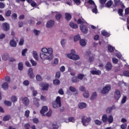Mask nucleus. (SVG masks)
I'll return each instance as SVG.
<instances>
[{"label": "nucleus", "instance_id": "f257e3e1", "mask_svg": "<svg viewBox=\"0 0 129 129\" xmlns=\"http://www.w3.org/2000/svg\"><path fill=\"white\" fill-rule=\"evenodd\" d=\"M42 52L40 53V57L43 64L47 65L48 63L46 62L47 61H51L53 59V49L51 48H43L41 49Z\"/></svg>", "mask_w": 129, "mask_h": 129}, {"label": "nucleus", "instance_id": "f03ea898", "mask_svg": "<svg viewBox=\"0 0 129 129\" xmlns=\"http://www.w3.org/2000/svg\"><path fill=\"white\" fill-rule=\"evenodd\" d=\"M52 107H53V108L61 107V97H60V96H57L55 101L52 102Z\"/></svg>", "mask_w": 129, "mask_h": 129}, {"label": "nucleus", "instance_id": "7ed1b4c3", "mask_svg": "<svg viewBox=\"0 0 129 129\" xmlns=\"http://www.w3.org/2000/svg\"><path fill=\"white\" fill-rule=\"evenodd\" d=\"M90 120H91V118H90V117H87L85 119V116H82V122L85 126L88 125V123H89V121H90Z\"/></svg>", "mask_w": 129, "mask_h": 129}, {"label": "nucleus", "instance_id": "20e7f679", "mask_svg": "<svg viewBox=\"0 0 129 129\" xmlns=\"http://www.w3.org/2000/svg\"><path fill=\"white\" fill-rule=\"evenodd\" d=\"M110 89H111L110 85H108L105 86L101 91L102 94H106V93H108Z\"/></svg>", "mask_w": 129, "mask_h": 129}, {"label": "nucleus", "instance_id": "39448f33", "mask_svg": "<svg viewBox=\"0 0 129 129\" xmlns=\"http://www.w3.org/2000/svg\"><path fill=\"white\" fill-rule=\"evenodd\" d=\"M40 86L42 87L41 90L43 91H48V90L49 89V84L41 83L40 84Z\"/></svg>", "mask_w": 129, "mask_h": 129}, {"label": "nucleus", "instance_id": "423d86ee", "mask_svg": "<svg viewBox=\"0 0 129 129\" xmlns=\"http://www.w3.org/2000/svg\"><path fill=\"white\" fill-rule=\"evenodd\" d=\"M80 29L81 32L84 34H87V33H88V28H87V26H86V25L81 24L80 26Z\"/></svg>", "mask_w": 129, "mask_h": 129}, {"label": "nucleus", "instance_id": "0eeeda50", "mask_svg": "<svg viewBox=\"0 0 129 129\" xmlns=\"http://www.w3.org/2000/svg\"><path fill=\"white\" fill-rule=\"evenodd\" d=\"M22 101V103L27 106V105H29L30 104V100H29V98L27 97H25L24 98L21 97L20 98Z\"/></svg>", "mask_w": 129, "mask_h": 129}, {"label": "nucleus", "instance_id": "6e6552de", "mask_svg": "<svg viewBox=\"0 0 129 129\" xmlns=\"http://www.w3.org/2000/svg\"><path fill=\"white\" fill-rule=\"evenodd\" d=\"M54 25H55V21L53 20H50L47 22L46 24V28H52V27H53V26H54Z\"/></svg>", "mask_w": 129, "mask_h": 129}, {"label": "nucleus", "instance_id": "1a4fd4ad", "mask_svg": "<svg viewBox=\"0 0 129 129\" xmlns=\"http://www.w3.org/2000/svg\"><path fill=\"white\" fill-rule=\"evenodd\" d=\"M68 57L69 59H72V60H78L79 59V55L73 53L68 54Z\"/></svg>", "mask_w": 129, "mask_h": 129}, {"label": "nucleus", "instance_id": "9d476101", "mask_svg": "<svg viewBox=\"0 0 129 129\" xmlns=\"http://www.w3.org/2000/svg\"><path fill=\"white\" fill-rule=\"evenodd\" d=\"M28 75L31 79H34L35 78V75H34V73H33V69L32 68L29 69Z\"/></svg>", "mask_w": 129, "mask_h": 129}, {"label": "nucleus", "instance_id": "9b49d317", "mask_svg": "<svg viewBox=\"0 0 129 129\" xmlns=\"http://www.w3.org/2000/svg\"><path fill=\"white\" fill-rule=\"evenodd\" d=\"M48 111V107L46 106H43L40 111V113L42 116H45V113Z\"/></svg>", "mask_w": 129, "mask_h": 129}, {"label": "nucleus", "instance_id": "f8f14e48", "mask_svg": "<svg viewBox=\"0 0 129 129\" xmlns=\"http://www.w3.org/2000/svg\"><path fill=\"white\" fill-rule=\"evenodd\" d=\"M24 129H36V125H31L29 123H26L24 124Z\"/></svg>", "mask_w": 129, "mask_h": 129}, {"label": "nucleus", "instance_id": "ddd939ff", "mask_svg": "<svg viewBox=\"0 0 129 129\" xmlns=\"http://www.w3.org/2000/svg\"><path fill=\"white\" fill-rule=\"evenodd\" d=\"M114 96L115 97V99L116 100H118L119 98H120V92L118 90H116L114 92Z\"/></svg>", "mask_w": 129, "mask_h": 129}, {"label": "nucleus", "instance_id": "4468645a", "mask_svg": "<svg viewBox=\"0 0 129 129\" xmlns=\"http://www.w3.org/2000/svg\"><path fill=\"white\" fill-rule=\"evenodd\" d=\"M2 26L3 27L4 31H5L6 32H8V31L10 30V24H9L8 23H4L2 24Z\"/></svg>", "mask_w": 129, "mask_h": 129}, {"label": "nucleus", "instance_id": "2eb2a0df", "mask_svg": "<svg viewBox=\"0 0 129 129\" xmlns=\"http://www.w3.org/2000/svg\"><path fill=\"white\" fill-rule=\"evenodd\" d=\"M105 68L107 71H110L112 69V64L110 62H108L106 64Z\"/></svg>", "mask_w": 129, "mask_h": 129}, {"label": "nucleus", "instance_id": "dca6fc26", "mask_svg": "<svg viewBox=\"0 0 129 129\" xmlns=\"http://www.w3.org/2000/svg\"><path fill=\"white\" fill-rule=\"evenodd\" d=\"M91 74L92 75H101V71L100 70L91 71Z\"/></svg>", "mask_w": 129, "mask_h": 129}, {"label": "nucleus", "instance_id": "f3484780", "mask_svg": "<svg viewBox=\"0 0 129 129\" xmlns=\"http://www.w3.org/2000/svg\"><path fill=\"white\" fill-rule=\"evenodd\" d=\"M39 100L38 98H34L33 103L35 106L39 107L40 106V103H39Z\"/></svg>", "mask_w": 129, "mask_h": 129}, {"label": "nucleus", "instance_id": "a211bd4d", "mask_svg": "<svg viewBox=\"0 0 129 129\" xmlns=\"http://www.w3.org/2000/svg\"><path fill=\"white\" fill-rule=\"evenodd\" d=\"M65 19L67 22H69L72 19V16H71V14L69 13H66L65 14Z\"/></svg>", "mask_w": 129, "mask_h": 129}, {"label": "nucleus", "instance_id": "6ab92c4d", "mask_svg": "<svg viewBox=\"0 0 129 129\" xmlns=\"http://www.w3.org/2000/svg\"><path fill=\"white\" fill-rule=\"evenodd\" d=\"M91 9H92V12L94 14H97L98 10H97V6H96V5H94V6L91 7Z\"/></svg>", "mask_w": 129, "mask_h": 129}, {"label": "nucleus", "instance_id": "aec40b11", "mask_svg": "<svg viewBox=\"0 0 129 129\" xmlns=\"http://www.w3.org/2000/svg\"><path fill=\"white\" fill-rule=\"evenodd\" d=\"M10 45L11 47H17V42L15 41V39H12L10 41Z\"/></svg>", "mask_w": 129, "mask_h": 129}, {"label": "nucleus", "instance_id": "412c9836", "mask_svg": "<svg viewBox=\"0 0 129 129\" xmlns=\"http://www.w3.org/2000/svg\"><path fill=\"white\" fill-rule=\"evenodd\" d=\"M107 119H108L107 115V114L103 115V116H102V120L103 123H106V122H107Z\"/></svg>", "mask_w": 129, "mask_h": 129}, {"label": "nucleus", "instance_id": "4be33fe9", "mask_svg": "<svg viewBox=\"0 0 129 129\" xmlns=\"http://www.w3.org/2000/svg\"><path fill=\"white\" fill-rule=\"evenodd\" d=\"M112 4H113V2L111 0H109L107 2V3L105 4V7L108 8L109 9L111 6H112Z\"/></svg>", "mask_w": 129, "mask_h": 129}, {"label": "nucleus", "instance_id": "5701e85b", "mask_svg": "<svg viewBox=\"0 0 129 129\" xmlns=\"http://www.w3.org/2000/svg\"><path fill=\"white\" fill-rule=\"evenodd\" d=\"M101 35L104 37H109V36H110V34L106 30H102L101 31Z\"/></svg>", "mask_w": 129, "mask_h": 129}, {"label": "nucleus", "instance_id": "b1692460", "mask_svg": "<svg viewBox=\"0 0 129 129\" xmlns=\"http://www.w3.org/2000/svg\"><path fill=\"white\" fill-rule=\"evenodd\" d=\"M2 87L4 90H7V89H9V83L5 82L2 85Z\"/></svg>", "mask_w": 129, "mask_h": 129}, {"label": "nucleus", "instance_id": "393cba45", "mask_svg": "<svg viewBox=\"0 0 129 129\" xmlns=\"http://www.w3.org/2000/svg\"><path fill=\"white\" fill-rule=\"evenodd\" d=\"M70 27H71V28H72V29H77V28H78V25H77V24L71 22L70 23Z\"/></svg>", "mask_w": 129, "mask_h": 129}, {"label": "nucleus", "instance_id": "a878e982", "mask_svg": "<svg viewBox=\"0 0 129 129\" xmlns=\"http://www.w3.org/2000/svg\"><path fill=\"white\" fill-rule=\"evenodd\" d=\"M9 57H10V56L9 55V54H8V53H4L2 55V59H3V60H4V61H6V60L9 59Z\"/></svg>", "mask_w": 129, "mask_h": 129}, {"label": "nucleus", "instance_id": "bb28decb", "mask_svg": "<svg viewBox=\"0 0 129 129\" xmlns=\"http://www.w3.org/2000/svg\"><path fill=\"white\" fill-rule=\"evenodd\" d=\"M107 121L109 123H112L113 122V117H112V115H110L108 116Z\"/></svg>", "mask_w": 129, "mask_h": 129}, {"label": "nucleus", "instance_id": "cd10ccee", "mask_svg": "<svg viewBox=\"0 0 129 129\" xmlns=\"http://www.w3.org/2000/svg\"><path fill=\"white\" fill-rule=\"evenodd\" d=\"M11 119V115H6L3 117V121H8Z\"/></svg>", "mask_w": 129, "mask_h": 129}, {"label": "nucleus", "instance_id": "c85d7f7f", "mask_svg": "<svg viewBox=\"0 0 129 129\" xmlns=\"http://www.w3.org/2000/svg\"><path fill=\"white\" fill-rule=\"evenodd\" d=\"M11 101L13 103H16L18 101V98L16 96H12L11 97Z\"/></svg>", "mask_w": 129, "mask_h": 129}, {"label": "nucleus", "instance_id": "c756f323", "mask_svg": "<svg viewBox=\"0 0 129 129\" xmlns=\"http://www.w3.org/2000/svg\"><path fill=\"white\" fill-rule=\"evenodd\" d=\"M72 81L73 83H78V82H79V80L77 77H74L72 78Z\"/></svg>", "mask_w": 129, "mask_h": 129}, {"label": "nucleus", "instance_id": "7c9ffc66", "mask_svg": "<svg viewBox=\"0 0 129 129\" xmlns=\"http://www.w3.org/2000/svg\"><path fill=\"white\" fill-rule=\"evenodd\" d=\"M80 44L82 47H84L86 46V41L84 39H81L80 40Z\"/></svg>", "mask_w": 129, "mask_h": 129}, {"label": "nucleus", "instance_id": "2f4dec72", "mask_svg": "<svg viewBox=\"0 0 129 129\" xmlns=\"http://www.w3.org/2000/svg\"><path fill=\"white\" fill-rule=\"evenodd\" d=\"M86 107V103H81L79 104V108L80 109H83V108H85Z\"/></svg>", "mask_w": 129, "mask_h": 129}, {"label": "nucleus", "instance_id": "473e14b6", "mask_svg": "<svg viewBox=\"0 0 129 129\" xmlns=\"http://www.w3.org/2000/svg\"><path fill=\"white\" fill-rule=\"evenodd\" d=\"M80 40H81V37L79 35H76L74 38V42H77V41H80Z\"/></svg>", "mask_w": 129, "mask_h": 129}, {"label": "nucleus", "instance_id": "72a5a7b5", "mask_svg": "<svg viewBox=\"0 0 129 129\" xmlns=\"http://www.w3.org/2000/svg\"><path fill=\"white\" fill-rule=\"evenodd\" d=\"M114 7H118L119 5L121 4V2L120 1V0H114Z\"/></svg>", "mask_w": 129, "mask_h": 129}, {"label": "nucleus", "instance_id": "f704fd0d", "mask_svg": "<svg viewBox=\"0 0 129 129\" xmlns=\"http://www.w3.org/2000/svg\"><path fill=\"white\" fill-rule=\"evenodd\" d=\"M97 96V94H96V92H93L92 94V96L90 98V100H94V99H95V98H96Z\"/></svg>", "mask_w": 129, "mask_h": 129}, {"label": "nucleus", "instance_id": "c9c22d12", "mask_svg": "<svg viewBox=\"0 0 129 129\" xmlns=\"http://www.w3.org/2000/svg\"><path fill=\"white\" fill-rule=\"evenodd\" d=\"M83 95L85 98H88L89 97V92L87 90L85 91Z\"/></svg>", "mask_w": 129, "mask_h": 129}, {"label": "nucleus", "instance_id": "e433bc0d", "mask_svg": "<svg viewBox=\"0 0 129 129\" xmlns=\"http://www.w3.org/2000/svg\"><path fill=\"white\" fill-rule=\"evenodd\" d=\"M62 18V14H57L55 15V19L58 22H60V20Z\"/></svg>", "mask_w": 129, "mask_h": 129}, {"label": "nucleus", "instance_id": "4c0bfd02", "mask_svg": "<svg viewBox=\"0 0 129 129\" xmlns=\"http://www.w3.org/2000/svg\"><path fill=\"white\" fill-rule=\"evenodd\" d=\"M11 15H12V10H8L5 13V16L7 17H11Z\"/></svg>", "mask_w": 129, "mask_h": 129}, {"label": "nucleus", "instance_id": "58836bf2", "mask_svg": "<svg viewBox=\"0 0 129 129\" xmlns=\"http://www.w3.org/2000/svg\"><path fill=\"white\" fill-rule=\"evenodd\" d=\"M18 69L21 71V70H23V69H24V64H23L22 62H19L18 63Z\"/></svg>", "mask_w": 129, "mask_h": 129}, {"label": "nucleus", "instance_id": "ea45409f", "mask_svg": "<svg viewBox=\"0 0 129 129\" xmlns=\"http://www.w3.org/2000/svg\"><path fill=\"white\" fill-rule=\"evenodd\" d=\"M114 49H115V48L112 47V46H111V45H109L108 46V50L109 52H110L111 53H112V52H113L114 51Z\"/></svg>", "mask_w": 129, "mask_h": 129}, {"label": "nucleus", "instance_id": "a19ab883", "mask_svg": "<svg viewBox=\"0 0 129 129\" xmlns=\"http://www.w3.org/2000/svg\"><path fill=\"white\" fill-rule=\"evenodd\" d=\"M4 104L7 106H12V102L8 100H5L4 101Z\"/></svg>", "mask_w": 129, "mask_h": 129}, {"label": "nucleus", "instance_id": "79ce46f5", "mask_svg": "<svg viewBox=\"0 0 129 129\" xmlns=\"http://www.w3.org/2000/svg\"><path fill=\"white\" fill-rule=\"evenodd\" d=\"M85 75L82 74H79L77 76L78 79H80V80H82L84 78Z\"/></svg>", "mask_w": 129, "mask_h": 129}, {"label": "nucleus", "instance_id": "37998d69", "mask_svg": "<svg viewBox=\"0 0 129 129\" xmlns=\"http://www.w3.org/2000/svg\"><path fill=\"white\" fill-rule=\"evenodd\" d=\"M122 13H123V9H119L118 10V14L119 16H120V17H122V16H123V14Z\"/></svg>", "mask_w": 129, "mask_h": 129}, {"label": "nucleus", "instance_id": "c03bdc74", "mask_svg": "<svg viewBox=\"0 0 129 129\" xmlns=\"http://www.w3.org/2000/svg\"><path fill=\"white\" fill-rule=\"evenodd\" d=\"M33 56L34 59H35V60H38V53H37V51H33Z\"/></svg>", "mask_w": 129, "mask_h": 129}, {"label": "nucleus", "instance_id": "a18cd8bd", "mask_svg": "<svg viewBox=\"0 0 129 129\" xmlns=\"http://www.w3.org/2000/svg\"><path fill=\"white\" fill-rule=\"evenodd\" d=\"M53 83L54 85H59L60 84V80L57 79L53 80Z\"/></svg>", "mask_w": 129, "mask_h": 129}, {"label": "nucleus", "instance_id": "49530a36", "mask_svg": "<svg viewBox=\"0 0 129 129\" xmlns=\"http://www.w3.org/2000/svg\"><path fill=\"white\" fill-rule=\"evenodd\" d=\"M87 4L91 5V7H93L94 6V5H95L94 1H93V0H88L87 1Z\"/></svg>", "mask_w": 129, "mask_h": 129}, {"label": "nucleus", "instance_id": "de8ad7c7", "mask_svg": "<svg viewBox=\"0 0 129 129\" xmlns=\"http://www.w3.org/2000/svg\"><path fill=\"white\" fill-rule=\"evenodd\" d=\"M68 120L69 122H75V118H74V117H69L68 118Z\"/></svg>", "mask_w": 129, "mask_h": 129}, {"label": "nucleus", "instance_id": "09e8293b", "mask_svg": "<svg viewBox=\"0 0 129 129\" xmlns=\"http://www.w3.org/2000/svg\"><path fill=\"white\" fill-rule=\"evenodd\" d=\"M24 43H25V40L24 38H21L19 43V46H23Z\"/></svg>", "mask_w": 129, "mask_h": 129}, {"label": "nucleus", "instance_id": "8fccbe9b", "mask_svg": "<svg viewBox=\"0 0 129 129\" xmlns=\"http://www.w3.org/2000/svg\"><path fill=\"white\" fill-rule=\"evenodd\" d=\"M36 78L37 81H42V80H43L42 77H41V76H40L39 75H37L36 76Z\"/></svg>", "mask_w": 129, "mask_h": 129}, {"label": "nucleus", "instance_id": "3c124183", "mask_svg": "<svg viewBox=\"0 0 129 129\" xmlns=\"http://www.w3.org/2000/svg\"><path fill=\"white\" fill-rule=\"evenodd\" d=\"M61 76V73L60 72H57L55 74V78L56 79H59Z\"/></svg>", "mask_w": 129, "mask_h": 129}, {"label": "nucleus", "instance_id": "603ef678", "mask_svg": "<svg viewBox=\"0 0 129 129\" xmlns=\"http://www.w3.org/2000/svg\"><path fill=\"white\" fill-rule=\"evenodd\" d=\"M69 90H70V91L72 92H75V91H76V88L73 86H70L69 87Z\"/></svg>", "mask_w": 129, "mask_h": 129}, {"label": "nucleus", "instance_id": "864d4df0", "mask_svg": "<svg viewBox=\"0 0 129 129\" xmlns=\"http://www.w3.org/2000/svg\"><path fill=\"white\" fill-rule=\"evenodd\" d=\"M112 61L114 64H117V63H118V59L116 57H113L112 58Z\"/></svg>", "mask_w": 129, "mask_h": 129}, {"label": "nucleus", "instance_id": "5fc2aeb1", "mask_svg": "<svg viewBox=\"0 0 129 129\" xmlns=\"http://www.w3.org/2000/svg\"><path fill=\"white\" fill-rule=\"evenodd\" d=\"M111 111H112V107H110L107 108V109L106 110V113H110V112H111Z\"/></svg>", "mask_w": 129, "mask_h": 129}, {"label": "nucleus", "instance_id": "6e6d98bb", "mask_svg": "<svg viewBox=\"0 0 129 129\" xmlns=\"http://www.w3.org/2000/svg\"><path fill=\"white\" fill-rule=\"evenodd\" d=\"M12 19H14V20H17L18 19V15L16 13H13L12 16Z\"/></svg>", "mask_w": 129, "mask_h": 129}, {"label": "nucleus", "instance_id": "4d7b16f0", "mask_svg": "<svg viewBox=\"0 0 129 129\" xmlns=\"http://www.w3.org/2000/svg\"><path fill=\"white\" fill-rule=\"evenodd\" d=\"M126 126H127V125L126 124V123H124V124H122L120 126V128L121 129H126Z\"/></svg>", "mask_w": 129, "mask_h": 129}, {"label": "nucleus", "instance_id": "13d9d810", "mask_svg": "<svg viewBox=\"0 0 129 129\" xmlns=\"http://www.w3.org/2000/svg\"><path fill=\"white\" fill-rule=\"evenodd\" d=\"M74 1V3L77 5L79 6L80 4H81V0H72Z\"/></svg>", "mask_w": 129, "mask_h": 129}, {"label": "nucleus", "instance_id": "bf43d9fd", "mask_svg": "<svg viewBox=\"0 0 129 129\" xmlns=\"http://www.w3.org/2000/svg\"><path fill=\"white\" fill-rule=\"evenodd\" d=\"M23 84L25 86H29V85L30 84V82H29V81H28V80H25L23 82Z\"/></svg>", "mask_w": 129, "mask_h": 129}, {"label": "nucleus", "instance_id": "052dcab7", "mask_svg": "<svg viewBox=\"0 0 129 129\" xmlns=\"http://www.w3.org/2000/svg\"><path fill=\"white\" fill-rule=\"evenodd\" d=\"M123 74L124 76H126V77H129V71H125L123 72Z\"/></svg>", "mask_w": 129, "mask_h": 129}, {"label": "nucleus", "instance_id": "680f3d73", "mask_svg": "<svg viewBox=\"0 0 129 129\" xmlns=\"http://www.w3.org/2000/svg\"><path fill=\"white\" fill-rule=\"evenodd\" d=\"M29 116H30V110H27L25 111V116H26V117H29Z\"/></svg>", "mask_w": 129, "mask_h": 129}, {"label": "nucleus", "instance_id": "e2e57ef3", "mask_svg": "<svg viewBox=\"0 0 129 129\" xmlns=\"http://www.w3.org/2000/svg\"><path fill=\"white\" fill-rule=\"evenodd\" d=\"M59 63V59L58 58H55L53 61V65L56 66Z\"/></svg>", "mask_w": 129, "mask_h": 129}, {"label": "nucleus", "instance_id": "0e129e2a", "mask_svg": "<svg viewBox=\"0 0 129 129\" xmlns=\"http://www.w3.org/2000/svg\"><path fill=\"white\" fill-rule=\"evenodd\" d=\"M27 51H28V49L25 48L22 50V56H26V53H27Z\"/></svg>", "mask_w": 129, "mask_h": 129}, {"label": "nucleus", "instance_id": "69168bd1", "mask_svg": "<svg viewBox=\"0 0 129 129\" xmlns=\"http://www.w3.org/2000/svg\"><path fill=\"white\" fill-rule=\"evenodd\" d=\"M46 116H51L52 115V110L50 109L48 112L46 113Z\"/></svg>", "mask_w": 129, "mask_h": 129}, {"label": "nucleus", "instance_id": "338daca9", "mask_svg": "<svg viewBox=\"0 0 129 129\" xmlns=\"http://www.w3.org/2000/svg\"><path fill=\"white\" fill-rule=\"evenodd\" d=\"M30 62L32 65V66H36L37 65V62L35 61L33 59H31Z\"/></svg>", "mask_w": 129, "mask_h": 129}, {"label": "nucleus", "instance_id": "774afa93", "mask_svg": "<svg viewBox=\"0 0 129 129\" xmlns=\"http://www.w3.org/2000/svg\"><path fill=\"white\" fill-rule=\"evenodd\" d=\"M129 15V7L125 9V15Z\"/></svg>", "mask_w": 129, "mask_h": 129}]
</instances>
